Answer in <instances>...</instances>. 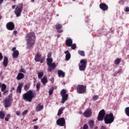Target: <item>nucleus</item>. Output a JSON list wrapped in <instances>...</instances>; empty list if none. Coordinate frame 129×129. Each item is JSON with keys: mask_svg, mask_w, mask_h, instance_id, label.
I'll use <instances>...</instances> for the list:
<instances>
[{"mask_svg": "<svg viewBox=\"0 0 129 129\" xmlns=\"http://www.w3.org/2000/svg\"><path fill=\"white\" fill-rule=\"evenodd\" d=\"M36 96V93L32 90H29L26 93L24 94L22 97L25 101L31 102L33 100V98Z\"/></svg>", "mask_w": 129, "mask_h": 129, "instance_id": "obj_1", "label": "nucleus"}, {"mask_svg": "<svg viewBox=\"0 0 129 129\" xmlns=\"http://www.w3.org/2000/svg\"><path fill=\"white\" fill-rule=\"evenodd\" d=\"M35 41H36V36H35V33H29L28 34L27 39V48H31L32 46L35 44Z\"/></svg>", "mask_w": 129, "mask_h": 129, "instance_id": "obj_2", "label": "nucleus"}, {"mask_svg": "<svg viewBox=\"0 0 129 129\" xmlns=\"http://www.w3.org/2000/svg\"><path fill=\"white\" fill-rule=\"evenodd\" d=\"M52 62H53L52 58H47V63L48 66L47 71L48 72H51V71L54 70L56 67V63L55 62L52 63Z\"/></svg>", "mask_w": 129, "mask_h": 129, "instance_id": "obj_3", "label": "nucleus"}, {"mask_svg": "<svg viewBox=\"0 0 129 129\" xmlns=\"http://www.w3.org/2000/svg\"><path fill=\"white\" fill-rule=\"evenodd\" d=\"M113 120H114V117H113V113H110L109 114H106L104 117L105 123L106 124L113 122Z\"/></svg>", "mask_w": 129, "mask_h": 129, "instance_id": "obj_4", "label": "nucleus"}, {"mask_svg": "<svg viewBox=\"0 0 129 129\" xmlns=\"http://www.w3.org/2000/svg\"><path fill=\"white\" fill-rule=\"evenodd\" d=\"M87 65V59H84L80 60V63L79 64V70L80 71H84Z\"/></svg>", "mask_w": 129, "mask_h": 129, "instance_id": "obj_5", "label": "nucleus"}, {"mask_svg": "<svg viewBox=\"0 0 129 129\" xmlns=\"http://www.w3.org/2000/svg\"><path fill=\"white\" fill-rule=\"evenodd\" d=\"M22 11H23V4H18L14 11L15 15H16V17H21Z\"/></svg>", "mask_w": 129, "mask_h": 129, "instance_id": "obj_6", "label": "nucleus"}, {"mask_svg": "<svg viewBox=\"0 0 129 129\" xmlns=\"http://www.w3.org/2000/svg\"><path fill=\"white\" fill-rule=\"evenodd\" d=\"M67 92V91L65 89H63L60 91V95L62 97L61 101V103H64L65 101H66V100L68 99L69 95L68 94H66Z\"/></svg>", "mask_w": 129, "mask_h": 129, "instance_id": "obj_7", "label": "nucleus"}, {"mask_svg": "<svg viewBox=\"0 0 129 129\" xmlns=\"http://www.w3.org/2000/svg\"><path fill=\"white\" fill-rule=\"evenodd\" d=\"M78 93H84L86 91V86L79 85L77 88Z\"/></svg>", "mask_w": 129, "mask_h": 129, "instance_id": "obj_8", "label": "nucleus"}, {"mask_svg": "<svg viewBox=\"0 0 129 129\" xmlns=\"http://www.w3.org/2000/svg\"><path fill=\"white\" fill-rule=\"evenodd\" d=\"M12 98L11 96H8V97L6 98L4 100V106L6 108L9 107L12 104Z\"/></svg>", "mask_w": 129, "mask_h": 129, "instance_id": "obj_9", "label": "nucleus"}, {"mask_svg": "<svg viewBox=\"0 0 129 129\" xmlns=\"http://www.w3.org/2000/svg\"><path fill=\"white\" fill-rule=\"evenodd\" d=\"M105 115V111L104 109H102L98 114V116L97 117V119L99 121L103 120V118H104V116Z\"/></svg>", "mask_w": 129, "mask_h": 129, "instance_id": "obj_10", "label": "nucleus"}, {"mask_svg": "<svg viewBox=\"0 0 129 129\" xmlns=\"http://www.w3.org/2000/svg\"><path fill=\"white\" fill-rule=\"evenodd\" d=\"M56 123L60 126H64L65 125V119L64 118H60L56 121Z\"/></svg>", "mask_w": 129, "mask_h": 129, "instance_id": "obj_11", "label": "nucleus"}, {"mask_svg": "<svg viewBox=\"0 0 129 129\" xmlns=\"http://www.w3.org/2000/svg\"><path fill=\"white\" fill-rule=\"evenodd\" d=\"M91 114H92V112L91 111V109H88L85 110L84 112L83 115L85 116V117H90L91 116Z\"/></svg>", "mask_w": 129, "mask_h": 129, "instance_id": "obj_12", "label": "nucleus"}, {"mask_svg": "<svg viewBox=\"0 0 129 129\" xmlns=\"http://www.w3.org/2000/svg\"><path fill=\"white\" fill-rule=\"evenodd\" d=\"M6 26L8 30H13L15 29V25L13 22H9L7 23Z\"/></svg>", "mask_w": 129, "mask_h": 129, "instance_id": "obj_13", "label": "nucleus"}, {"mask_svg": "<svg viewBox=\"0 0 129 129\" xmlns=\"http://www.w3.org/2000/svg\"><path fill=\"white\" fill-rule=\"evenodd\" d=\"M99 7L103 11H106L108 9V6L104 3L100 4Z\"/></svg>", "mask_w": 129, "mask_h": 129, "instance_id": "obj_14", "label": "nucleus"}, {"mask_svg": "<svg viewBox=\"0 0 129 129\" xmlns=\"http://www.w3.org/2000/svg\"><path fill=\"white\" fill-rule=\"evenodd\" d=\"M8 64H9V59L8 58V57L5 56L3 61V66L4 67H7V66H8Z\"/></svg>", "mask_w": 129, "mask_h": 129, "instance_id": "obj_15", "label": "nucleus"}, {"mask_svg": "<svg viewBox=\"0 0 129 129\" xmlns=\"http://www.w3.org/2000/svg\"><path fill=\"white\" fill-rule=\"evenodd\" d=\"M44 108V106L42 105H41V103H39L36 107V108L35 109V111H40V110H42L43 108Z\"/></svg>", "mask_w": 129, "mask_h": 129, "instance_id": "obj_16", "label": "nucleus"}, {"mask_svg": "<svg viewBox=\"0 0 129 129\" xmlns=\"http://www.w3.org/2000/svg\"><path fill=\"white\" fill-rule=\"evenodd\" d=\"M66 55V60L68 61L70 58H71V54L69 53V51H66L64 52Z\"/></svg>", "mask_w": 129, "mask_h": 129, "instance_id": "obj_17", "label": "nucleus"}, {"mask_svg": "<svg viewBox=\"0 0 129 129\" xmlns=\"http://www.w3.org/2000/svg\"><path fill=\"white\" fill-rule=\"evenodd\" d=\"M24 77H25V75H24V74L22 73H19L18 74L16 78L17 80H21V79H23V78H24Z\"/></svg>", "mask_w": 129, "mask_h": 129, "instance_id": "obj_18", "label": "nucleus"}, {"mask_svg": "<svg viewBox=\"0 0 129 129\" xmlns=\"http://www.w3.org/2000/svg\"><path fill=\"white\" fill-rule=\"evenodd\" d=\"M72 39L71 38H69L66 41V44L68 47H71V45H72Z\"/></svg>", "mask_w": 129, "mask_h": 129, "instance_id": "obj_19", "label": "nucleus"}, {"mask_svg": "<svg viewBox=\"0 0 129 129\" xmlns=\"http://www.w3.org/2000/svg\"><path fill=\"white\" fill-rule=\"evenodd\" d=\"M22 87H23V85H22V84H19L18 87H17L16 91V92L17 93H21V92H22Z\"/></svg>", "mask_w": 129, "mask_h": 129, "instance_id": "obj_20", "label": "nucleus"}, {"mask_svg": "<svg viewBox=\"0 0 129 129\" xmlns=\"http://www.w3.org/2000/svg\"><path fill=\"white\" fill-rule=\"evenodd\" d=\"M58 75L59 77H65V73L61 70H58L57 71Z\"/></svg>", "mask_w": 129, "mask_h": 129, "instance_id": "obj_21", "label": "nucleus"}, {"mask_svg": "<svg viewBox=\"0 0 129 129\" xmlns=\"http://www.w3.org/2000/svg\"><path fill=\"white\" fill-rule=\"evenodd\" d=\"M12 56H13V58H14V59H17V58H18L19 56V51L18 50L14 51L12 54Z\"/></svg>", "mask_w": 129, "mask_h": 129, "instance_id": "obj_22", "label": "nucleus"}, {"mask_svg": "<svg viewBox=\"0 0 129 129\" xmlns=\"http://www.w3.org/2000/svg\"><path fill=\"white\" fill-rule=\"evenodd\" d=\"M41 55L40 53H37L35 56V60L36 62H39L40 60H41Z\"/></svg>", "mask_w": 129, "mask_h": 129, "instance_id": "obj_23", "label": "nucleus"}, {"mask_svg": "<svg viewBox=\"0 0 129 129\" xmlns=\"http://www.w3.org/2000/svg\"><path fill=\"white\" fill-rule=\"evenodd\" d=\"M64 109H65V107H62L61 108H60L58 111L57 113V115L58 116H60V115L63 113V111L64 110Z\"/></svg>", "mask_w": 129, "mask_h": 129, "instance_id": "obj_24", "label": "nucleus"}, {"mask_svg": "<svg viewBox=\"0 0 129 129\" xmlns=\"http://www.w3.org/2000/svg\"><path fill=\"white\" fill-rule=\"evenodd\" d=\"M41 82L43 83V85H45L47 82H48V80H47V77L44 76L42 79L41 80Z\"/></svg>", "mask_w": 129, "mask_h": 129, "instance_id": "obj_25", "label": "nucleus"}, {"mask_svg": "<svg viewBox=\"0 0 129 129\" xmlns=\"http://www.w3.org/2000/svg\"><path fill=\"white\" fill-rule=\"evenodd\" d=\"M55 28H56V29H57V32L58 33H62V30H60V29H61V28H62V26H61V25L56 24L55 25Z\"/></svg>", "mask_w": 129, "mask_h": 129, "instance_id": "obj_26", "label": "nucleus"}, {"mask_svg": "<svg viewBox=\"0 0 129 129\" xmlns=\"http://www.w3.org/2000/svg\"><path fill=\"white\" fill-rule=\"evenodd\" d=\"M37 75L39 79H41V78H42L44 76V73L43 72H38Z\"/></svg>", "mask_w": 129, "mask_h": 129, "instance_id": "obj_27", "label": "nucleus"}, {"mask_svg": "<svg viewBox=\"0 0 129 129\" xmlns=\"http://www.w3.org/2000/svg\"><path fill=\"white\" fill-rule=\"evenodd\" d=\"M6 89H7V85L5 84H3L1 85V91L4 92Z\"/></svg>", "mask_w": 129, "mask_h": 129, "instance_id": "obj_28", "label": "nucleus"}, {"mask_svg": "<svg viewBox=\"0 0 129 129\" xmlns=\"http://www.w3.org/2000/svg\"><path fill=\"white\" fill-rule=\"evenodd\" d=\"M88 123L90 127L92 128L93 127V125H94V121H93V120H90V121H89Z\"/></svg>", "mask_w": 129, "mask_h": 129, "instance_id": "obj_29", "label": "nucleus"}, {"mask_svg": "<svg viewBox=\"0 0 129 129\" xmlns=\"http://www.w3.org/2000/svg\"><path fill=\"white\" fill-rule=\"evenodd\" d=\"M0 118H2V119L5 118V113L3 111H0Z\"/></svg>", "mask_w": 129, "mask_h": 129, "instance_id": "obj_30", "label": "nucleus"}, {"mask_svg": "<svg viewBox=\"0 0 129 129\" xmlns=\"http://www.w3.org/2000/svg\"><path fill=\"white\" fill-rule=\"evenodd\" d=\"M125 113L127 116H129V107H127L125 108Z\"/></svg>", "mask_w": 129, "mask_h": 129, "instance_id": "obj_31", "label": "nucleus"}, {"mask_svg": "<svg viewBox=\"0 0 129 129\" xmlns=\"http://www.w3.org/2000/svg\"><path fill=\"white\" fill-rule=\"evenodd\" d=\"M78 53L80 55H81V56H85V53L83 51L79 50Z\"/></svg>", "mask_w": 129, "mask_h": 129, "instance_id": "obj_32", "label": "nucleus"}, {"mask_svg": "<svg viewBox=\"0 0 129 129\" xmlns=\"http://www.w3.org/2000/svg\"><path fill=\"white\" fill-rule=\"evenodd\" d=\"M40 86H41V83H40V82L37 83V84L36 85V88H37L38 91H39V90L40 89Z\"/></svg>", "mask_w": 129, "mask_h": 129, "instance_id": "obj_33", "label": "nucleus"}, {"mask_svg": "<svg viewBox=\"0 0 129 129\" xmlns=\"http://www.w3.org/2000/svg\"><path fill=\"white\" fill-rule=\"evenodd\" d=\"M119 63H120V59H119V58L115 60V64H116V65H117L118 64H119Z\"/></svg>", "mask_w": 129, "mask_h": 129, "instance_id": "obj_34", "label": "nucleus"}, {"mask_svg": "<svg viewBox=\"0 0 129 129\" xmlns=\"http://www.w3.org/2000/svg\"><path fill=\"white\" fill-rule=\"evenodd\" d=\"M29 88H30V86H28L27 85H25L24 86V89L25 90H26L27 91V90H29Z\"/></svg>", "mask_w": 129, "mask_h": 129, "instance_id": "obj_35", "label": "nucleus"}, {"mask_svg": "<svg viewBox=\"0 0 129 129\" xmlns=\"http://www.w3.org/2000/svg\"><path fill=\"white\" fill-rule=\"evenodd\" d=\"M54 90L53 88L51 89L49 91V95H52V94H53V91Z\"/></svg>", "mask_w": 129, "mask_h": 129, "instance_id": "obj_36", "label": "nucleus"}, {"mask_svg": "<svg viewBox=\"0 0 129 129\" xmlns=\"http://www.w3.org/2000/svg\"><path fill=\"white\" fill-rule=\"evenodd\" d=\"M71 47H72V48L73 49V50H75V49H76V44H73L71 45Z\"/></svg>", "mask_w": 129, "mask_h": 129, "instance_id": "obj_37", "label": "nucleus"}, {"mask_svg": "<svg viewBox=\"0 0 129 129\" xmlns=\"http://www.w3.org/2000/svg\"><path fill=\"white\" fill-rule=\"evenodd\" d=\"M9 119H10V115H7L5 118V120H6V121H9Z\"/></svg>", "mask_w": 129, "mask_h": 129, "instance_id": "obj_38", "label": "nucleus"}, {"mask_svg": "<svg viewBox=\"0 0 129 129\" xmlns=\"http://www.w3.org/2000/svg\"><path fill=\"white\" fill-rule=\"evenodd\" d=\"M97 98H98V96H97V95H95L93 97V100H96V99H97Z\"/></svg>", "mask_w": 129, "mask_h": 129, "instance_id": "obj_39", "label": "nucleus"}, {"mask_svg": "<svg viewBox=\"0 0 129 129\" xmlns=\"http://www.w3.org/2000/svg\"><path fill=\"white\" fill-rule=\"evenodd\" d=\"M26 113H28V110H26L24 111L22 113V115H25V114H26Z\"/></svg>", "mask_w": 129, "mask_h": 129, "instance_id": "obj_40", "label": "nucleus"}, {"mask_svg": "<svg viewBox=\"0 0 129 129\" xmlns=\"http://www.w3.org/2000/svg\"><path fill=\"white\" fill-rule=\"evenodd\" d=\"M88 125L87 124H85L83 126V129H88Z\"/></svg>", "mask_w": 129, "mask_h": 129, "instance_id": "obj_41", "label": "nucleus"}, {"mask_svg": "<svg viewBox=\"0 0 129 129\" xmlns=\"http://www.w3.org/2000/svg\"><path fill=\"white\" fill-rule=\"evenodd\" d=\"M20 72H22V73H26V71L25 70H24V69H21Z\"/></svg>", "mask_w": 129, "mask_h": 129, "instance_id": "obj_42", "label": "nucleus"}, {"mask_svg": "<svg viewBox=\"0 0 129 129\" xmlns=\"http://www.w3.org/2000/svg\"><path fill=\"white\" fill-rule=\"evenodd\" d=\"M51 56H52V53L50 52L47 55V58H51Z\"/></svg>", "mask_w": 129, "mask_h": 129, "instance_id": "obj_43", "label": "nucleus"}, {"mask_svg": "<svg viewBox=\"0 0 129 129\" xmlns=\"http://www.w3.org/2000/svg\"><path fill=\"white\" fill-rule=\"evenodd\" d=\"M45 61V58L43 57L40 60V63H43Z\"/></svg>", "mask_w": 129, "mask_h": 129, "instance_id": "obj_44", "label": "nucleus"}, {"mask_svg": "<svg viewBox=\"0 0 129 129\" xmlns=\"http://www.w3.org/2000/svg\"><path fill=\"white\" fill-rule=\"evenodd\" d=\"M3 55H2V53H0V60H2L3 59Z\"/></svg>", "mask_w": 129, "mask_h": 129, "instance_id": "obj_45", "label": "nucleus"}, {"mask_svg": "<svg viewBox=\"0 0 129 129\" xmlns=\"http://www.w3.org/2000/svg\"><path fill=\"white\" fill-rule=\"evenodd\" d=\"M6 93H8V90L4 91L3 94L5 95V94H6Z\"/></svg>", "mask_w": 129, "mask_h": 129, "instance_id": "obj_46", "label": "nucleus"}, {"mask_svg": "<svg viewBox=\"0 0 129 129\" xmlns=\"http://www.w3.org/2000/svg\"><path fill=\"white\" fill-rule=\"evenodd\" d=\"M38 127H38V126H37V125L34 126V129H38Z\"/></svg>", "mask_w": 129, "mask_h": 129, "instance_id": "obj_47", "label": "nucleus"}, {"mask_svg": "<svg viewBox=\"0 0 129 129\" xmlns=\"http://www.w3.org/2000/svg\"><path fill=\"white\" fill-rule=\"evenodd\" d=\"M16 114H17V115H20V111H17L16 112Z\"/></svg>", "mask_w": 129, "mask_h": 129, "instance_id": "obj_48", "label": "nucleus"}, {"mask_svg": "<svg viewBox=\"0 0 129 129\" xmlns=\"http://www.w3.org/2000/svg\"><path fill=\"white\" fill-rule=\"evenodd\" d=\"M125 11H126V12H129V8L128 7H126Z\"/></svg>", "mask_w": 129, "mask_h": 129, "instance_id": "obj_49", "label": "nucleus"}, {"mask_svg": "<svg viewBox=\"0 0 129 129\" xmlns=\"http://www.w3.org/2000/svg\"><path fill=\"white\" fill-rule=\"evenodd\" d=\"M3 2H4V0H0V5H2V4H3Z\"/></svg>", "mask_w": 129, "mask_h": 129, "instance_id": "obj_50", "label": "nucleus"}, {"mask_svg": "<svg viewBox=\"0 0 129 129\" xmlns=\"http://www.w3.org/2000/svg\"><path fill=\"white\" fill-rule=\"evenodd\" d=\"M18 33V32L17 31H14V34H15V35L17 34Z\"/></svg>", "mask_w": 129, "mask_h": 129, "instance_id": "obj_51", "label": "nucleus"}, {"mask_svg": "<svg viewBox=\"0 0 129 129\" xmlns=\"http://www.w3.org/2000/svg\"><path fill=\"white\" fill-rule=\"evenodd\" d=\"M38 120V118L34 119L33 120V121H37Z\"/></svg>", "mask_w": 129, "mask_h": 129, "instance_id": "obj_52", "label": "nucleus"}, {"mask_svg": "<svg viewBox=\"0 0 129 129\" xmlns=\"http://www.w3.org/2000/svg\"><path fill=\"white\" fill-rule=\"evenodd\" d=\"M16 50V47H13L12 49V51H15Z\"/></svg>", "mask_w": 129, "mask_h": 129, "instance_id": "obj_53", "label": "nucleus"}, {"mask_svg": "<svg viewBox=\"0 0 129 129\" xmlns=\"http://www.w3.org/2000/svg\"><path fill=\"white\" fill-rule=\"evenodd\" d=\"M16 8V5L12 6V9H15Z\"/></svg>", "mask_w": 129, "mask_h": 129, "instance_id": "obj_54", "label": "nucleus"}, {"mask_svg": "<svg viewBox=\"0 0 129 129\" xmlns=\"http://www.w3.org/2000/svg\"><path fill=\"white\" fill-rule=\"evenodd\" d=\"M98 128V126H96L94 129H97Z\"/></svg>", "mask_w": 129, "mask_h": 129, "instance_id": "obj_55", "label": "nucleus"}, {"mask_svg": "<svg viewBox=\"0 0 129 129\" xmlns=\"http://www.w3.org/2000/svg\"><path fill=\"white\" fill-rule=\"evenodd\" d=\"M32 3H34L35 2V0H31Z\"/></svg>", "mask_w": 129, "mask_h": 129, "instance_id": "obj_56", "label": "nucleus"}, {"mask_svg": "<svg viewBox=\"0 0 129 129\" xmlns=\"http://www.w3.org/2000/svg\"><path fill=\"white\" fill-rule=\"evenodd\" d=\"M0 97H2V93L0 92Z\"/></svg>", "mask_w": 129, "mask_h": 129, "instance_id": "obj_57", "label": "nucleus"}, {"mask_svg": "<svg viewBox=\"0 0 129 129\" xmlns=\"http://www.w3.org/2000/svg\"><path fill=\"white\" fill-rule=\"evenodd\" d=\"M12 90H15V88H14V87H13V88H12Z\"/></svg>", "mask_w": 129, "mask_h": 129, "instance_id": "obj_58", "label": "nucleus"}, {"mask_svg": "<svg viewBox=\"0 0 129 129\" xmlns=\"http://www.w3.org/2000/svg\"><path fill=\"white\" fill-rule=\"evenodd\" d=\"M2 19V16L0 15V20Z\"/></svg>", "mask_w": 129, "mask_h": 129, "instance_id": "obj_59", "label": "nucleus"}, {"mask_svg": "<svg viewBox=\"0 0 129 129\" xmlns=\"http://www.w3.org/2000/svg\"><path fill=\"white\" fill-rule=\"evenodd\" d=\"M13 2H16V0H12Z\"/></svg>", "mask_w": 129, "mask_h": 129, "instance_id": "obj_60", "label": "nucleus"}, {"mask_svg": "<svg viewBox=\"0 0 129 129\" xmlns=\"http://www.w3.org/2000/svg\"><path fill=\"white\" fill-rule=\"evenodd\" d=\"M56 16H59V15H58V14H57Z\"/></svg>", "mask_w": 129, "mask_h": 129, "instance_id": "obj_61", "label": "nucleus"}, {"mask_svg": "<svg viewBox=\"0 0 129 129\" xmlns=\"http://www.w3.org/2000/svg\"><path fill=\"white\" fill-rule=\"evenodd\" d=\"M73 1H74V2L75 1V0H73Z\"/></svg>", "mask_w": 129, "mask_h": 129, "instance_id": "obj_62", "label": "nucleus"}]
</instances>
